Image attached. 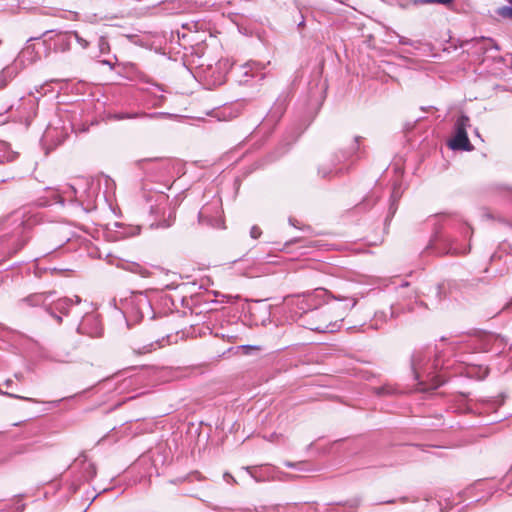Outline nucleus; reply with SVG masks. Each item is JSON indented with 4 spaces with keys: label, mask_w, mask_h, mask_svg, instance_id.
I'll return each mask as SVG.
<instances>
[{
    "label": "nucleus",
    "mask_w": 512,
    "mask_h": 512,
    "mask_svg": "<svg viewBox=\"0 0 512 512\" xmlns=\"http://www.w3.org/2000/svg\"><path fill=\"white\" fill-rule=\"evenodd\" d=\"M355 305L356 300L350 298L344 299V304L337 301L326 306L321 304L312 310L304 321H301V326L320 333L335 332L340 328L345 311Z\"/></svg>",
    "instance_id": "obj_1"
},
{
    "label": "nucleus",
    "mask_w": 512,
    "mask_h": 512,
    "mask_svg": "<svg viewBox=\"0 0 512 512\" xmlns=\"http://www.w3.org/2000/svg\"><path fill=\"white\" fill-rule=\"evenodd\" d=\"M432 355V350L420 349L416 350L411 358L413 374L422 391L436 389L444 383V380L434 373L440 363L437 358L432 360Z\"/></svg>",
    "instance_id": "obj_2"
},
{
    "label": "nucleus",
    "mask_w": 512,
    "mask_h": 512,
    "mask_svg": "<svg viewBox=\"0 0 512 512\" xmlns=\"http://www.w3.org/2000/svg\"><path fill=\"white\" fill-rule=\"evenodd\" d=\"M325 294L324 289H315L312 292L285 297L284 307L287 309V317L301 326V321L321 305Z\"/></svg>",
    "instance_id": "obj_3"
},
{
    "label": "nucleus",
    "mask_w": 512,
    "mask_h": 512,
    "mask_svg": "<svg viewBox=\"0 0 512 512\" xmlns=\"http://www.w3.org/2000/svg\"><path fill=\"white\" fill-rule=\"evenodd\" d=\"M119 309L123 313L128 326L145 318L152 320L155 317L151 300L144 292H132L128 297L121 299Z\"/></svg>",
    "instance_id": "obj_4"
},
{
    "label": "nucleus",
    "mask_w": 512,
    "mask_h": 512,
    "mask_svg": "<svg viewBox=\"0 0 512 512\" xmlns=\"http://www.w3.org/2000/svg\"><path fill=\"white\" fill-rule=\"evenodd\" d=\"M168 196L165 194H157L155 204L150 206V213L155 220L150 224L152 228H168L172 225L175 218V211L168 209Z\"/></svg>",
    "instance_id": "obj_5"
},
{
    "label": "nucleus",
    "mask_w": 512,
    "mask_h": 512,
    "mask_svg": "<svg viewBox=\"0 0 512 512\" xmlns=\"http://www.w3.org/2000/svg\"><path fill=\"white\" fill-rule=\"evenodd\" d=\"M469 117L466 115H461L455 122L454 125V135L449 140L448 146L452 150H462V151H471L473 150V145L470 143L467 128L469 127Z\"/></svg>",
    "instance_id": "obj_6"
},
{
    "label": "nucleus",
    "mask_w": 512,
    "mask_h": 512,
    "mask_svg": "<svg viewBox=\"0 0 512 512\" xmlns=\"http://www.w3.org/2000/svg\"><path fill=\"white\" fill-rule=\"evenodd\" d=\"M198 219L202 224H207L214 228H222L223 219L221 216L220 200H216L210 205L203 206L199 211Z\"/></svg>",
    "instance_id": "obj_7"
},
{
    "label": "nucleus",
    "mask_w": 512,
    "mask_h": 512,
    "mask_svg": "<svg viewBox=\"0 0 512 512\" xmlns=\"http://www.w3.org/2000/svg\"><path fill=\"white\" fill-rule=\"evenodd\" d=\"M264 65L255 62V61H249L238 68V77H239V83L241 84H247L249 83L253 78H258L259 80H262L265 77V73L262 72L264 69Z\"/></svg>",
    "instance_id": "obj_8"
},
{
    "label": "nucleus",
    "mask_w": 512,
    "mask_h": 512,
    "mask_svg": "<svg viewBox=\"0 0 512 512\" xmlns=\"http://www.w3.org/2000/svg\"><path fill=\"white\" fill-rule=\"evenodd\" d=\"M442 244L444 247L438 250L440 254H460L464 255L469 252L468 247L459 246L453 239L449 237H442L436 235L430 242V248L438 249V245Z\"/></svg>",
    "instance_id": "obj_9"
},
{
    "label": "nucleus",
    "mask_w": 512,
    "mask_h": 512,
    "mask_svg": "<svg viewBox=\"0 0 512 512\" xmlns=\"http://www.w3.org/2000/svg\"><path fill=\"white\" fill-rule=\"evenodd\" d=\"M502 340L499 336L493 333H480L476 336L470 337L469 345L478 352H487L492 350L496 344H501Z\"/></svg>",
    "instance_id": "obj_10"
},
{
    "label": "nucleus",
    "mask_w": 512,
    "mask_h": 512,
    "mask_svg": "<svg viewBox=\"0 0 512 512\" xmlns=\"http://www.w3.org/2000/svg\"><path fill=\"white\" fill-rule=\"evenodd\" d=\"M77 331L89 337H100L103 328L96 314H86L79 323Z\"/></svg>",
    "instance_id": "obj_11"
},
{
    "label": "nucleus",
    "mask_w": 512,
    "mask_h": 512,
    "mask_svg": "<svg viewBox=\"0 0 512 512\" xmlns=\"http://www.w3.org/2000/svg\"><path fill=\"white\" fill-rule=\"evenodd\" d=\"M26 212L24 210H16L6 218L1 220V224L10 223L14 225L13 233L19 235L29 229L35 221L31 217L25 219Z\"/></svg>",
    "instance_id": "obj_12"
},
{
    "label": "nucleus",
    "mask_w": 512,
    "mask_h": 512,
    "mask_svg": "<svg viewBox=\"0 0 512 512\" xmlns=\"http://www.w3.org/2000/svg\"><path fill=\"white\" fill-rule=\"evenodd\" d=\"M97 197V188L93 185L87 184L85 188L79 192L76 205L81 207V209L86 213L94 211L97 208Z\"/></svg>",
    "instance_id": "obj_13"
},
{
    "label": "nucleus",
    "mask_w": 512,
    "mask_h": 512,
    "mask_svg": "<svg viewBox=\"0 0 512 512\" xmlns=\"http://www.w3.org/2000/svg\"><path fill=\"white\" fill-rule=\"evenodd\" d=\"M51 193L52 201H47V205L51 203L70 202L76 204L79 196V190L74 185H66L62 190H49Z\"/></svg>",
    "instance_id": "obj_14"
},
{
    "label": "nucleus",
    "mask_w": 512,
    "mask_h": 512,
    "mask_svg": "<svg viewBox=\"0 0 512 512\" xmlns=\"http://www.w3.org/2000/svg\"><path fill=\"white\" fill-rule=\"evenodd\" d=\"M289 97L287 93H281L278 98L273 103L271 109L266 115L265 122L276 124L280 118L283 116L287 105H288Z\"/></svg>",
    "instance_id": "obj_15"
},
{
    "label": "nucleus",
    "mask_w": 512,
    "mask_h": 512,
    "mask_svg": "<svg viewBox=\"0 0 512 512\" xmlns=\"http://www.w3.org/2000/svg\"><path fill=\"white\" fill-rule=\"evenodd\" d=\"M32 39L28 40L26 46L20 52L17 61L21 63L32 64L40 59V50L45 47V42H39L37 44L30 43Z\"/></svg>",
    "instance_id": "obj_16"
},
{
    "label": "nucleus",
    "mask_w": 512,
    "mask_h": 512,
    "mask_svg": "<svg viewBox=\"0 0 512 512\" xmlns=\"http://www.w3.org/2000/svg\"><path fill=\"white\" fill-rule=\"evenodd\" d=\"M503 397L498 396L492 399H485L475 404V407L469 405L468 410L470 412H478L479 414L488 413L490 411H497V409L503 404Z\"/></svg>",
    "instance_id": "obj_17"
},
{
    "label": "nucleus",
    "mask_w": 512,
    "mask_h": 512,
    "mask_svg": "<svg viewBox=\"0 0 512 512\" xmlns=\"http://www.w3.org/2000/svg\"><path fill=\"white\" fill-rule=\"evenodd\" d=\"M142 90L150 98L149 101L153 107H159L165 101V96L159 94L165 91L161 85L151 83L149 86L142 88Z\"/></svg>",
    "instance_id": "obj_18"
},
{
    "label": "nucleus",
    "mask_w": 512,
    "mask_h": 512,
    "mask_svg": "<svg viewBox=\"0 0 512 512\" xmlns=\"http://www.w3.org/2000/svg\"><path fill=\"white\" fill-rule=\"evenodd\" d=\"M347 170H348V167H346V166L336 167V165L334 163H332L327 166H321L318 170V174L322 178H330L334 175L342 174Z\"/></svg>",
    "instance_id": "obj_19"
},
{
    "label": "nucleus",
    "mask_w": 512,
    "mask_h": 512,
    "mask_svg": "<svg viewBox=\"0 0 512 512\" xmlns=\"http://www.w3.org/2000/svg\"><path fill=\"white\" fill-rule=\"evenodd\" d=\"M81 299L78 296H75V304H79ZM73 305V300L68 297L60 298L55 302V309L60 313L67 315L69 308Z\"/></svg>",
    "instance_id": "obj_20"
},
{
    "label": "nucleus",
    "mask_w": 512,
    "mask_h": 512,
    "mask_svg": "<svg viewBox=\"0 0 512 512\" xmlns=\"http://www.w3.org/2000/svg\"><path fill=\"white\" fill-rule=\"evenodd\" d=\"M125 269L132 273L139 274L144 278L149 277L151 275V272L148 269L142 267L138 263H129Z\"/></svg>",
    "instance_id": "obj_21"
},
{
    "label": "nucleus",
    "mask_w": 512,
    "mask_h": 512,
    "mask_svg": "<svg viewBox=\"0 0 512 512\" xmlns=\"http://www.w3.org/2000/svg\"><path fill=\"white\" fill-rule=\"evenodd\" d=\"M160 346H161V344L157 340L155 342H151V343H149L147 345H143L141 347H133V352L135 354H139V355L147 354V353L152 352L153 350H155L157 347H160Z\"/></svg>",
    "instance_id": "obj_22"
},
{
    "label": "nucleus",
    "mask_w": 512,
    "mask_h": 512,
    "mask_svg": "<svg viewBox=\"0 0 512 512\" xmlns=\"http://www.w3.org/2000/svg\"><path fill=\"white\" fill-rule=\"evenodd\" d=\"M378 396L394 395L397 389L390 384H385L374 389Z\"/></svg>",
    "instance_id": "obj_23"
},
{
    "label": "nucleus",
    "mask_w": 512,
    "mask_h": 512,
    "mask_svg": "<svg viewBox=\"0 0 512 512\" xmlns=\"http://www.w3.org/2000/svg\"><path fill=\"white\" fill-rule=\"evenodd\" d=\"M46 300L45 294H33L24 299L31 306H38Z\"/></svg>",
    "instance_id": "obj_24"
},
{
    "label": "nucleus",
    "mask_w": 512,
    "mask_h": 512,
    "mask_svg": "<svg viewBox=\"0 0 512 512\" xmlns=\"http://www.w3.org/2000/svg\"><path fill=\"white\" fill-rule=\"evenodd\" d=\"M453 0H412L413 5L442 4L449 5Z\"/></svg>",
    "instance_id": "obj_25"
},
{
    "label": "nucleus",
    "mask_w": 512,
    "mask_h": 512,
    "mask_svg": "<svg viewBox=\"0 0 512 512\" xmlns=\"http://www.w3.org/2000/svg\"><path fill=\"white\" fill-rule=\"evenodd\" d=\"M359 139H360V137L355 138V142L352 144L349 153L341 152V157H339L338 155H335V158L337 159L338 162H340L341 159H347L352 153H354L358 149Z\"/></svg>",
    "instance_id": "obj_26"
},
{
    "label": "nucleus",
    "mask_w": 512,
    "mask_h": 512,
    "mask_svg": "<svg viewBox=\"0 0 512 512\" xmlns=\"http://www.w3.org/2000/svg\"><path fill=\"white\" fill-rule=\"evenodd\" d=\"M98 46L101 54H106L110 50V46L106 38L100 37L98 41Z\"/></svg>",
    "instance_id": "obj_27"
},
{
    "label": "nucleus",
    "mask_w": 512,
    "mask_h": 512,
    "mask_svg": "<svg viewBox=\"0 0 512 512\" xmlns=\"http://www.w3.org/2000/svg\"><path fill=\"white\" fill-rule=\"evenodd\" d=\"M72 34H73V36H74V38H75L76 42H77V43H78V44H79L83 49H86V48L89 46V42H88L86 39H84L83 37H81V36L79 35V33H78V32L74 31Z\"/></svg>",
    "instance_id": "obj_28"
},
{
    "label": "nucleus",
    "mask_w": 512,
    "mask_h": 512,
    "mask_svg": "<svg viewBox=\"0 0 512 512\" xmlns=\"http://www.w3.org/2000/svg\"><path fill=\"white\" fill-rule=\"evenodd\" d=\"M254 468L253 466H245L243 467V469L245 471H247V473L256 481V482H261L263 481L264 479L261 478L260 476H258L255 472H254Z\"/></svg>",
    "instance_id": "obj_29"
},
{
    "label": "nucleus",
    "mask_w": 512,
    "mask_h": 512,
    "mask_svg": "<svg viewBox=\"0 0 512 512\" xmlns=\"http://www.w3.org/2000/svg\"><path fill=\"white\" fill-rule=\"evenodd\" d=\"M0 394L8 396L10 398L21 399V400H25V401H29V402H35V400L32 399V398L23 397V396H20V395H17V394H13V393L4 392L1 389H0Z\"/></svg>",
    "instance_id": "obj_30"
},
{
    "label": "nucleus",
    "mask_w": 512,
    "mask_h": 512,
    "mask_svg": "<svg viewBox=\"0 0 512 512\" xmlns=\"http://www.w3.org/2000/svg\"><path fill=\"white\" fill-rule=\"evenodd\" d=\"M262 234V230L257 225H254L250 229V237L252 239H258Z\"/></svg>",
    "instance_id": "obj_31"
},
{
    "label": "nucleus",
    "mask_w": 512,
    "mask_h": 512,
    "mask_svg": "<svg viewBox=\"0 0 512 512\" xmlns=\"http://www.w3.org/2000/svg\"><path fill=\"white\" fill-rule=\"evenodd\" d=\"M385 321L386 320V313L384 312H378V313H375V318H374V321H375V326L374 328L375 329H378L379 326H378V321Z\"/></svg>",
    "instance_id": "obj_32"
},
{
    "label": "nucleus",
    "mask_w": 512,
    "mask_h": 512,
    "mask_svg": "<svg viewBox=\"0 0 512 512\" xmlns=\"http://www.w3.org/2000/svg\"><path fill=\"white\" fill-rule=\"evenodd\" d=\"M137 116H138V114H116V115H114V118L117 120H122V119L134 118Z\"/></svg>",
    "instance_id": "obj_33"
},
{
    "label": "nucleus",
    "mask_w": 512,
    "mask_h": 512,
    "mask_svg": "<svg viewBox=\"0 0 512 512\" xmlns=\"http://www.w3.org/2000/svg\"><path fill=\"white\" fill-rule=\"evenodd\" d=\"M396 197H397V194H396V190L394 189V191L391 195L393 203L390 205V209H389L391 215H393L396 211V207L394 206V201L396 200Z\"/></svg>",
    "instance_id": "obj_34"
},
{
    "label": "nucleus",
    "mask_w": 512,
    "mask_h": 512,
    "mask_svg": "<svg viewBox=\"0 0 512 512\" xmlns=\"http://www.w3.org/2000/svg\"><path fill=\"white\" fill-rule=\"evenodd\" d=\"M501 15L512 18V7H503L501 9Z\"/></svg>",
    "instance_id": "obj_35"
},
{
    "label": "nucleus",
    "mask_w": 512,
    "mask_h": 512,
    "mask_svg": "<svg viewBox=\"0 0 512 512\" xmlns=\"http://www.w3.org/2000/svg\"><path fill=\"white\" fill-rule=\"evenodd\" d=\"M398 38H399V43L402 45H412L413 44V42L410 39H408L404 36H398Z\"/></svg>",
    "instance_id": "obj_36"
},
{
    "label": "nucleus",
    "mask_w": 512,
    "mask_h": 512,
    "mask_svg": "<svg viewBox=\"0 0 512 512\" xmlns=\"http://www.w3.org/2000/svg\"><path fill=\"white\" fill-rule=\"evenodd\" d=\"M223 477H224V480H225L226 482H228V483H236L235 478H234L231 474H229V473H227V472L224 474V476H223Z\"/></svg>",
    "instance_id": "obj_37"
},
{
    "label": "nucleus",
    "mask_w": 512,
    "mask_h": 512,
    "mask_svg": "<svg viewBox=\"0 0 512 512\" xmlns=\"http://www.w3.org/2000/svg\"><path fill=\"white\" fill-rule=\"evenodd\" d=\"M471 229L468 225H464L463 226V230H462V234L465 236V237H468L471 235Z\"/></svg>",
    "instance_id": "obj_38"
},
{
    "label": "nucleus",
    "mask_w": 512,
    "mask_h": 512,
    "mask_svg": "<svg viewBox=\"0 0 512 512\" xmlns=\"http://www.w3.org/2000/svg\"><path fill=\"white\" fill-rule=\"evenodd\" d=\"M166 115H168V114L167 113L144 114V116H147V117H150V118L157 117V116H166Z\"/></svg>",
    "instance_id": "obj_39"
},
{
    "label": "nucleus",
    "mask_w": 512,
    "mask_h": 512,
    "mask_svg": "<svg viewBox=\"0 0 512 512\" xmlns=\"http://www.w3.org/2000/svg\"><path fill=\"white\" fill-rule=\"evenodd\" d=\"M13 159V156L11 154L4 155L3 157H0V162L3 161H11Z\"/></svg>",
    "instance_id": "obj_40"
},
{
    "label": "nucleus",
    "mask_w": 512,
    "mask_h": 512,
    "mask_svg": "<svg viewBox=\"0 0 512 512\" xmlns=\"http://www.w3.org/2000/svg\"><path fill=\"white\" fill-rule=\"evenodd\" d=\"M47 311L51 314V316H53V317L56 319V321H57L58 323H61V322H62V318H61V316H58V315L54 314L53 312H51V311H50V309H47Z\"/></svg>",
    "instance_id": "obj_41"
},
{
    "label": "nucleus",
    "mask_w": 512,
    "mask_h": 512,
    "mask_svg": "<svg viewBox=\"0 0 512 512\" xmlns=\"http://www.w3.org/2000/svg\"><path fill=\"white\" fill-rule=\"evenodd\" d=\"M298 29L301 30L305 26V20L303 16H301V21L297 24Z\"/></svg>",
    "instance_id": "obj_42"
},
{
    "label": "nucleus",
    "mask_w": 512,
    "mask_h": 512,
    "mask_svg": "<svg viewBox=\"0 0 512 512\" xmlns=\"http://www.w3.org/2000/svg\"><path fill=\"white\" fill-rule=\"evenodd\" d=\"M12 383H13V381H12L11 379H7V380L5 381V385H6L7 387H11Z\"/></svg>",
    "instance_id": "obj_43"
},
{
    "label": "nucleus",
    "mask_w": 512,
    "mask_h": 512,
    "mask_svg": "<svg viewBox=\"0 0 512 512\" xmlns=\"http://www.w3.org/2000/svg\"><path fill=\"white\" fill-rule=\"evenodd\" d=\"M11 70H12V68L7 67L6 69L3 70V73L4 74H10Z\"/></svg>",
    "instance_id": "obj_44"
},
{
    "label": "nucleus",
    "mask_w": 512,
    "mask_h": 512,
    "mask_svg": "<svg viewBox=\"0 0 512 512\" xmlns=\"http://www.w3.org/2000/svg\"><path fill=\"white\" fill-rule=\"evenodd\" d=\"M276 437H277V435H276V434H272V435L270 436L269 440H270V441H274V439H275Z\"/></svg>",
    "instance_id": "obj_45"
},
{
    "label": "nucleus",
    "mask_w": 512,
    "mask_h": 512,
    "mask_svg": "<svg viewBox=\"0 0 512 512\" xmlns=\"http://www.w3.org/2000/svg\"><path fill=\"white\" fill-rule=\"evenodd\" d=\"M102 63L111 66V62L109 60H103Z\"/></svg>",
    "instance_id": "obj_46"
},
{
    "label": "nucleus",
    "mask_w": 512,
    "mask_h": 512,
    "mask_svg": "<svg viewBox=\"0 0 512 512\" xmlns=\"http://www.w3.org/2000/svg\"><path fill=\"white\" fill-rule=\"evenodd\" d=\"M394 315V310H393V307L390 308V316L393 317Z\"/></svg>",
    "instance_id": "obj_47"
},
{
    "label": "nucleus",
    "mask_w": 512,
    "mask_h": 512,
    "mask_svg": "<svg viewBox=\"0 0 512 512\" xmlns=\"http://www.w3.org/2000/svg\"><path fill=\"white\" fill-rule=\"evenodd\" d=\"M286 466H288V467H294V464H293V463L288 462V463H286Z\"/></svg>",
    "instance_id": "obj_48"
},
{
    "label": "nucleus",
    "mask_w": 512,
    "mask_h": 512,
    "mask_svg": "<svg viewBox=\"0 0 512 512\" xmlns=\"http://www.w3.org/2000/svg\"><path fill=\"white\" fill-rule=\"evenodd\" d=\"M25 243H26V240H22L21 245H20V247H19V248H21L22 246H24V244H25Z\"/></svg>",
    "instance_id": "obj_49"
},
{
    "label": "nucleus",
    "mask_w": 512,
    "mask_h": 512,
    "mask_svg": "<svg viewBox=\"0 0 512 512\" xmlns=\"http://www.w3.org/2000/svg\"><path fill=\"white\" fill-rule=\"evenodd\" d=\"M0 147H5V144L4 143H0Z\"/></svg>",
    "instance_id": "obj_50"
},
{
    "label": "nucleus",
    "mask_w": 512,
    "mask_h": 512,
    "mask_svg": "<svg viewBox=\"0 0 512 512\" xmlns=\"http://www.w3.org/2000/svg\"><path fill=\"white\" fill-rule=\"evenodd\" d=\"M44 294L46 295V298H47L48 296H51V293H48V294L44 293Z\"/></svg>",
    "instance_id": "obj_51"
},
{
    "label": "nucleus",
    "mask_w": 512,
    "mask_h": 512,
    "mask_svg": "<svg viewBox=\"0 0 512 512\" xmlns=\"http://www.w3.org/2000/svg\"><path fill=\"white\" fill-rule=\"evenodd\" d=\"M508 1H509V3H511V4H512V0H508Z\"/></svg>",
    "instance_id": "obj_52"
}]
</instances>
